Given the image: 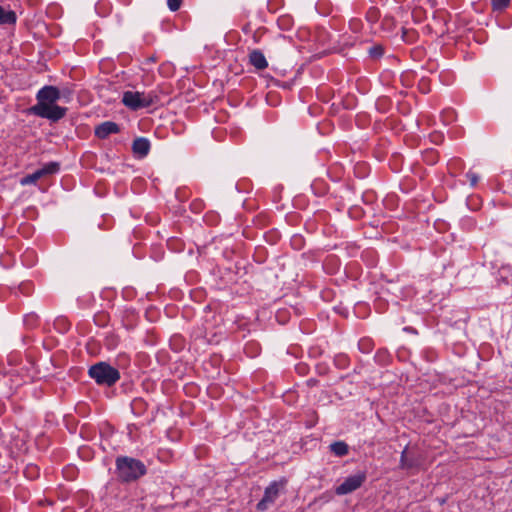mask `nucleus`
I'll use <instances>...</instances> for the list:
<instances>
[{
	"instance_id": "0eeeda50",
	"label": "nucleus",
	"mask_w": 512,
	"mask_h": 512,
	"mask_svg": "<svg viewBox=\"0 0 512 512\" xmlns=\"http://www.w3.org/2000/svg\"><path fill=\"white\" fill-rule=\"evenodd\" d=\"M120 131L117 123L112 121H105L95 127V135L99 139H105L111 134H116Z\"/></svg>"
},
{
	"instance_id": "423d86ee",
	"label": "nucleus",
	"mask_w": 512,
	"mask_h": 512,
	"mask_svg": "<svg viewBox=\"0 0 512 512\" xmlns=\"http://www.w3.org/2000/svg\"><path fill=\"white\" fill-rule=\"evenodd\" d=\"M280 492V485L277 482H272L264 491L263 498L257 503L259 511H265L269 505L273 504L278 498Z\"/></svg>"
},
{
	"instance_id": "ddd939ff",
	"label": "nucleus",
	"mask_w": 512,
	"mask_h": 512,
	"mask_svg": "<svg viewBox=\"0 0 512 512\" xmlns=\"http://www.w3.org/2000/svg\"><path fill=\"white\" fill-rule=\"evenodd\" d=\"M60 165L58 162H49L45 164L42 168L38 169V171L41 173V177L46 175L55 174L59 171Z\"/></svg>"
},
{
	"instance_id": "aec40b11",
	"label": "nucleus",
	"mask_w": 512,
	"mask_h": 512,
	"mask_svg": "<svg viewBox=\"0 0 512 512\" xmlns=\"http://www.w3.org/2000/svg\"><path fill=\"white\" fill-rule=\"evenodd\" d=\"M466 178L468 179V181L470 182V185L472 187L476 186V184L479 181V176L475 172H472V171H468L466 173Z\"/></svg>"
},
{
	"instance_id": "20e7f679",
	"label": "nucleus",
	"mask_w": 512,
	"mask_h": 512,
	"mask_svg": "<svg viewBox=\"0 0 512 512\" xmlns=\"http://www.w3.org/2000/svg\"><path fill=\"white\" fill-rule=\"evenodd\" d=\"M88 375L98 385L107 387L113 386L120 379L119 371L106 362L92 365L88 370Z\"/></svg>"
},
{
	"instance_id": "39448f33",
	"label": "nucleus",
	"mask_w": 512,
	"mask_h": 512,
	"mask_svg": "<svg viewBox=\"0 0 512 512\" xmlns=\"http://www.w3.org/2000/svg\"><path fill=\"white\" fill-rule=\"evenodd\" d=\"M366 480V474L364 472L351 475L347 477L343 483L336 487L335 493L337 495H346L354 492L360 488Z\"/></svg>"
},
{
	"instance_id": "6ab92c4d",
	"label": "nucleus",
	"mask_w": 512,
	"mask_h": 512,
	"mask_svg": "<svg viewBox=\"0 0 512 512\" xmlns=\"http://www.w3.org/2000/svg\"><path fill=\"white\" fill-rule=\"evenodd\" d=\"M183 0H167V6L170 11L175 12L180 9Z\"/></svg>"
},
{
	"instance_id": "412c9836",
	"label": "nucleus",
	"mask_w": 512,
	"mask_h": 512,
	"mask_svg": "<svg viewBox=\"0 0 512 512\" xmlns=\"http://www.w3.org/2000/svg\"><path fill=\"white\" fill-rule=\"evenodd\" d=\"M425 161L429 164H434L437 162V155L435 152L433 151H430V152H427L426 155H425Z\"/></svg>"
},
{
	"instance_id": "dca6fc26",
	"label": "nucleus",
	"mask_w": 512,
	"mask_h": 512,
	"mask_svg": "<svg viewBox=\"0 0 512 512\" xmlns=\"http://www.w3.org/2000/svg\"><path fill=\"white\" fill-rule=\"evenodd\" d=\"M379 16H380L379 10L375 7L370 8L366 13V19L371 23L376 22L378 20Z\"/></svg>"
},
{
	"instance_id": "5701e85b",
	"label": "nucleus",
	"mask_w": 512,
	"mask_h": 512,
	"mask_svg": "<svg viewBox=\"0 0 512 512\" xmlns=\"http://www.w3.org/2000/svg\"><path fill=\"white\" fill-rule=\"evenodd\" d=\"M360 21L359 20H352L350 22V26L351 28L354 30V31H357L359 29V26H360Z\"/></svg>"
},
{
	"instance_id": "a211bd4d",
	"label": "nucleus",
	"mask_w": 512,
	"mask_h": 512,
	"mask_svg": "<svg viewBox=\"0 0 512 512\" xmlns=\"http://www.w3.org/2000/svg\"><path fill=\"white\" fill-rule=\"evenodd\" d=\"M40 178H41V173L37 170L34 173L24 177L22 180V184L35 183Z\"/></svg>"
},
{
	"instance_id": "6e6552de",
	"label": "nucleus",
	"mask_w": 512,
	"mask_h": 512,
	"mask_svg": "<svg viewBox=\"0 0 512 512\" xmlns=\"http://www.w3.org/2000/svg\"><path fill=\"white\" fill-rule=\"evenodd\" d=\"M132 151L139 158H144L150 151V142L145 137H138L132 143Z\"/></svg>"
},
{
	"instance_id": "b1692460",
	"label": "nucleus",
	"mask_w": 512,
	"mask_h": 512,
	"mask_svg": "<svg viewBox=\"0 0 512 512\" xmlns=\"http://www.w3.org/2000/svg\"><path fill=\"white\" fill-rule=\"evenodd\" d=\"M29 319L34 321L36 319V317L35 316H29V317H27L26 321H28Z\"/></svg>"
},
{
	"instance_id": "393cba45",
	"label": "nucleus",
	"mask_w": 512,
	"mask_h": 512,
	"mask_svg": "<svg viewBox=\"0 0 512 512\" xmlns=\"http://www.w3.org/2000/svg\"><path fill=\"white\" fill-rule=\"evenodd\" d=\"M364 344L369 345V343H368L367 341H362V342H360V344H359V345H360V346H362V345H364Z\"/></svg>"
},
{
	"instance_id": "9b49d317",
	"label": "nucleus",
	"mask_w": 512,
	"mask_h": 512,
	"mask_svg": "<svg viewBox=\"0 0 512 512\" xmlns=\"http://www.w3.org/2000/svg\"><path fill=\"white\" fill-rule=\"evenodd\" d=\"M330 450L339 457L345 456L349 452L348 445L343 441H336L330 444Z\"/></svg>"
},
{
	"instance_id": "f8f14e48",
	"label": "nucleus",
	"mask_w": 512,
	"mask_h": 512,
	"mask_svg": "<svg viewBox=\"0 0 512 512\" xmlns=\"http://www.w3.org/2000/svg\"><path fill=\"white\" fill-rule=\"evenodd\" d=\"M417 466L416 460L407 456V448L403 450L400 457V468L411 469Z\"/></svg>"
},
{
	"instance_id": "1a4fd4ad",
	"label": "nucleus",
	"mask_w": 512,
	"mask_h": 512,
	"mask_svg": "<svg viewBox=\"0 0 512 512\" xmlns=\"http://www.w3.org/2000/svg\"><path fill=\"white\" fill-rule=\"evenodd\" d=\"M249 63L257 70H264L268 67L264 54L258 49H254L249 53Z\"/></svg>"
},
{
	"instance_id": "9d476101",
	"label": "nucleus",
	"mask_w": 512,
	"mask_h": 512,
	"mask_svg": "<svg viewBox=\"0 0 512 512\" xmlns=\"http://www.w3.org/2000/svg\"><path fill=\"white\" fill-rule=\"evenodd\" d=\"M16 22V14L12 10H5L0 6V25L14 24Z\"/></svg>"
},
{
	"instance_id": "4be33fe9",
	"label": "nucleus",
	"mask_w": 512,
	"mask_h": 512,
	"mask_svg": "<svg viewBox=\"0 0 512 512\" xmlns=\"http://www.w3.org/2000/svg\"><path fill=\"white\" fill-rule=\"evenodd\" d=\"M346 357L343 356V355H339L335 358V363L337 364V366H339L340 368H343L345 367L346 365Z\"/></svg>"
},
{
	"instance_id": "f3484780",
	"label": "nucleus",
	"mask_w": 512,
	"mask_h": 512,
	"mask_svg": "<svg viewBox=\"0 0 512 512\" xmlns=\"http://www.w3.org/2000/svg\"><path fill=\"white\" fill-rule=\"evenodd\" d=\"M510 0H492L494 10L501 11L509 6Z\"/></svg>"
},
{
	"instance_id": "7ed1b4c3",
	"label": "nucleus",
	"mask_w": 512,
	"mask_h": 512,
	"mask_svg": "<svg viewBox=\"0 0 512 512\" xmlns=\"http://www.w3.org/2000/svg\"><path fill=\"white\" fill-rule=\"evenodd\" d=\"M159 102L160 98L155 91H150L148 93L126 91L123 93L122 97V103L134 111L157 105Z\"/></svg>"
},
{
	"instance_id": "4468645a",
	"label": "nucleus",
	"mask_w": 512,
	"mask_h": 512,
	"mask_svg": "<svg viewBox=\"0 0 512 512\" xmlns=\"http://www.w3.org/2000/svg\"><path fill=\"white\" fill-rule=\"evenodd\" d=\"M146 406V402L141 398H136L131 403V409L135 415H141L145 411Z\"/></svg>"
},
{
	"instance_id": "2eb2a0df",
	"label": "nucleus",
	"mask_w": 512,
	"mask_h": 512,
	"mask_svg": "<svg viewBox=\"0 0 512 512\" xmlns=\"http://www.w3.org/2000/svg\"><path fill=\"white\" fill-rule=\"evenodd\" d=\"M368 53L371 58L378 59L382 57L384 48L381 45H374L369 48Z\"/></svg>"
},
{
	"instance_id": "f03ea898",
	"label": "nucleus",
	"mask_w": 512,
	"mask_h": 512,
	"mask_svg": "<svg viewBox=\"0 0 512 512\" xmlns=\"http://www.w3.org/2000/svg\"><path fill=\"white\" fill-rule=\"evenodd\" d=\"M115 473L121 483H132L146 475L147 467L139 459L129 456H118L115 459Z\"/></svg>"
},
{
	"instance_id": "f257e3e1",
	"label": "nucleus",
	"mask_w": 512,
	"mask_h": 512,
	"mask_svg": "<svg viewBox=\"0 0 512 512\" xmlns=\"http://www.w3.org/2000/svg\"><path fill=\"white\" fill-rule=\"evenodd\" d=\"M62 97L61 91L52 85L42 87L36 94L37 103L29 111L32 115L58 122L67 112L66 107H61L56 102Z\"/></svg>"
}]
</instances>
